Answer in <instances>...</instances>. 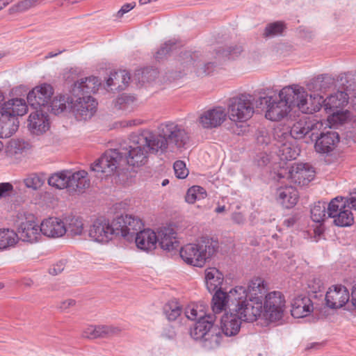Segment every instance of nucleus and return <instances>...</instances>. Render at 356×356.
<instances>
[{"label":"nucleus","instance_id":"f257e3e1","mask_svg":"<svg viewBox=\"0 0 356 356\" xmlns=\"http://www.w3.org/2000/svg\"><path fill=\"white\" fill-rule=\"evenodd\" d=\"M158 134L149 129H143L132 134V145L129 162L132 165H145L148 154L175 152L185 149L190 141L189 132L181 125L165 122L158 127Z\"/></svg>","mask_w":356,"mask_h":356},{"label":"nucleus","instance_id":"f03ea898","mask_svg":"<svg viewBox=\"0 0 356 356\" xmlns=\"http://www.w3.org/2000/svg\"><path fill=\"white\" fill-rule=\"evenodd\" d=\"M318 98L312 103L306 89L299 85L283 88L278 97H260L261 104L264 101L267 104L266 118L271 121H279L284 118L292 107H297L302 113L311 114L320 106Z\"/></svg>","mask_w":356,"mask_h":356},{"label":"nucleus","instance_id":"7ed1b4c3","mask_svg":"<svg viewBox=\"0 0 356 356\" xmlns=\"http://www.w3.org/2000/svg\"><path fill=\"white\" fill-rule=\"evenodd\" d=\"M244 289L245 297L242 298V308L245 320L256 321L261 315L263 300L267 293V286L264 280L259 277H253L247 287L236 286Z\"/></svg>","mask_w":356,"mask_h":356},{"label":"nucleus","instance_id":"20e7f679","mask_svg":"<svg viewBox=\"0 0 356 356\" xmlns=\"http://www.w3.org/2000/svg\"><path fill=\"white\" fill-rule=\"evenodd\" d=\"M132 145V134L129 138V143L120 147V149H109L106 151L96 162L91 165V170L105 176L112 175L117 168L128 165L133 168L140 167L143 165H132L129 162V153Z\"/></svg>","mask_w":356,"mask_h":356},{"label":"nucleus","instance_id":"39448f33","mask_svg":"<svg viewBox=\"0 0 356 356\" xmlns=\"http://www.w3.org/2000/svg\"><path fill=\"white\" fill-rule=\"evenodd\" d=\"M218 249L216 242L209 238H204L197 243H188L183 246L180 257L188 264L202 267L211 258Z\"/></svg>","mask_w":356,"mask_h":356},{"label":"nucleus","instance_id":"423d86ee","mask_svg":"<svg viewBox=\"0 0 356 356\" xmlns=\"http://www.w3.org/2000/svg\"><path fill=\"white\" fill-rule=\"evenodd\" d=\"M309 98L312 99V103L314 102V100L320 99V106L318 109L314 111V113L318 111L323 106L326 113L330 115L328 117L329 121L343 123L349 117L348 111H343V107L347 105L350 98L349 95L346 92L337 91L326 99L319 94H309Z\"/></svg>","mask_w":356,"mask_h":356},{"label":"nucleus","instance_id":"0eeeda50","mask_svg":"<svg viewBox=\"0 0 356 356\" xmlns=\"http://www.w3.org/2000/svg\"><path fill=\"white\" fill-rule=\"evenodd\" d=\"M214 318L209 321L196 322L191 330V336L207 350L218 348L225 336L218 326L213 325Z\"/></svg>","mask_w":356,"mask_h":356},{"label":"nucleus","instance_id":"6e6552de","mask_svg":"<svg viewBox=\"0 0 356 356\" xmlns=\"http://www.w3.org/2000/svg\"><path fill=\"white\" fill-rule=\"evenodd\" d=\"M244 291L241 287H234L228 293L224 292L221 289H218L212 298L213 312L219 314L229 308L231 312H237L244 319L241 300L245 297Z\"/></svg>","mask_w":356,"mask_h":356},{"label":"nucleus","instance_id":"1a4fd4ad","mask_svg":"<svg viewBox=\"0 0 356 356\" xmlns=\"http://www.w3.org/2000/svg\"><path fill=\"white\" fill-rule=\"evenodd\" d=\"M254 95L243 93L229 99L228 115L232 121L243 122L250 119L254 113Z\"/></svg>","mask_w":356,"mask_h":356},{"label":"nucleus","instance_id":"9d476101","mask_svg":"<svg viewBox=\"0 0 356 356\" xmlns=\"http://www.w3.org/2000/svg\"><path fill=\"white\" fill-rule=\"evenodd\" d=\"M15 223L17 228L19 239L29 243L38 241L42 234L41 225H38L33 214L21 210L16 215Z\"/></svg>","mask_w":356,"mask_h":356},{"label":"nucleus","instance_id":"9b49d317","mask_svg":"<svg viewBox=\"0 0 356 356\" xmlns=\"http://www.w3.org/2000/svg\"><path fill=\"white\" fill-rule=\"evenodd\" d=\"M273 138L277 149V154L281 161L293 160L299 155L300 149L293 144V139L290 138L287 129H275Z\"/></svg>","mask_w":356,"mask_h":356},{"label":"nucleus","instance_id":"f8f14e48","mask_svg":"<svg viewBox=\"0 0 356 356\" xmlns=\"http://www.w3.org/2000/svg\"><path fill=\"white\" fill-rule=\"evenodd\" d=\"M262 310L261 314L268 321L275 322L281 320L285 310V300L282 293H268L263 302Z\"/></svg>","mask_w":356,"mask_h":356},{"label":"nucleus","instance_id":"ddd939ff","mask_svg":"<svg viewBox=\"0 0 356 356\" xmlns=\"http://www.w3.org/2000/svg\"><path fill=\"white\" fill-rule=\"evenodd\" d=\"M314 168L307 163H296L277 173L279 179L286 178L299 186L308 184L314 177Z\"/></svg>","mask_w":356,"mask_h":356},{"label":"nucleus","instance_id":"4468645a","mask_svg":"<svg viewBox=\"0 0 356 356\" xmlns=\"http://www.w3.org/2000/svg\"><path fill=\"white\" fill-rule=\"evenodd\" d=\"M117 235H120L128 241H133L143 225L140 219L132 216H121L113 220Z\"/></svg>","mask_w":356,"mask_h":356},{"label":"nucleus","instance_id":"2eb2a0df","mask_svg":"<svg viewBox=\"0 0 356 356\" xmlns=\"http://www.w3.org/2000/svg\"><path fill=\"white\" fill-rule=\"evenodd\" d=\"M71 101V110L77 120L90 119L97 111V103L90 95L74 96Z\"/></svg>","mask_w":356,"mask_h":356},{"label":"nucleus","instance_id":"dca6fc26","mask_svg":"<svg viewBox=\"0 0 356 356\" xmlns=\"http://www.w3.org/2000/svg\"><path fill=\"white\" fill-rule=\"evenodd\" d=\"M113 220L110 222L108 220L99 218L93 222L89 229V236L92 240L98 243H107L117 235Z\"/></svg>","mask_w":356,"mask_h":356},{"label":"nucleus","instance_id":"f3484780","mask_svg":"<svg viewBox=\"0 0 356 356\" xmlns=\"http://www.w3.org/2000/svg\"><path fill=\"white\" fill-rule=\"evenodd\" d=\"M323 127L322 121L310 120L307 117L303 116L293 124L289 134L290 138L300 139L311 133V137L313 138L315 134H317L316 131H321Z\"/></svg>","mask_w":356,"mask_h":356},{"label":"nucleus","instance_id":"a211bd4d","mask_svg":"<svg viewBox=\"0 0 356 356\" xmlns=\"http://www.w3.org/2000/svg\"><path fill=\"white\" fill-rule=\"evenodd\" d=\"M317 131V134H315V145L314 148L316 152L321 154H329L332 152L337 147L339 142V136L337 132L329 130L326 132ZM314 140V138H312Z\"/></svg>","mask_w":356,"mask_h":356},{"label":"nucleus","instance_id":"6ab92c4d","mask_svg":"<svg viewBox=\"0 0 356 356\" xmlns=\"http://www.w3.org/2000/svg\"><path fill=\"white\" fill-rule=\"evenodd\" d=\"M325 301L330 308H341L350 301L349 291L344 286H332L326 293Z\"/></svg>","mask_w":356,"mask_h":356},{"label":"nucleus","instance_id":"aec40b11","mask_svg":"<svg viewBox=\"0 0 356 356\" xmlns=\"http://www.w3.org/2000/svg\"><path fill=\"white\" fill-rule=\"evenodd\" d=\"M226 116L225 108L218 106L201 113L198 122L204 129H213L219 127L225 120Z\"/></svg>","mask_w":356,"mask_h":356},{"label":"nucleus","instance_id":"412c9836","mask_svg":"<svg viewBox=\"0 0 356 356\" xmlns=\"http://www.w3.org/2000/svg\"><path fill=\"white\" fill-rule=\"evenodd\" d=\"M52 95V87L49 84H43L34 88L29 92L27 102L37 109L49 104Z\"/></svg>","mask_w":356,"mask_h":356},{"label":"nucleus","instance_id":"4be33fe9","mask_svg":"<svg viewBox=\"0 0 356 356\" xmlns=\"http://www.w3.org/2000/svg\"><path fill=\"white\" fill-rule=\"evenodd\" d=\"M241 321L253 322L254 321L243 319L237 312L225 313L221 318L219 328L225 337L235 336L240 331Z\"/></svg>","mask_w":356,"mask_h":356},{"label":"nucleus","instance_id":"5701e85b","mask_svg":"<svg viewBox=\"0 0 356 356\" xmlns=\"http://www.w3.org/2000/svg\"><path fill=\"white\" fill-rule=\"evenodd\" d=\"M27 127L31 134L40 135L49 128V116L41 110L31 113L27 121Z\"/></svg>","mask_w":356,"mask_h":356},{"label":"nucleus","instance_id":"b1692460","mask_svg":"<svg viewBox=\"0 0 356 356\" xmlns=\"http://www.w3.org/2000/svg\"><path fill=\"white\" fill-rule=\"evenodd\" d=\"M41 229L42 234L50 238H59L66 234L63 220L56 217L44 219Z\"/></svg>","mask_w":356,"mask_h":356},{"label":"nucleus","instance_id":"393cba45","mask_svg":"<svg viewBox=\"0 0 356 356\" xmlns=\"http://www.w3.org/2000/svg\"><path fill=\"white\" fill-rule=\"evenodd\" d=\"M101 85L99 79L96 76L82 78L76 81L72 89L74 96L90 95L95 93Z\"/></svg>","mask_w":356,"mask_h":356},{"label":"nucleus","instance_id":"a878e982","mask_svg":"<svg viewBox=\"0 0 356 356\" xmlns=\"http://www.w3.org/2000/svg\"><path fill=\"white\" fill-rule=\"evenodd\" d=\"M156 243L168 252L178 249L179 242L177 238V233L172 227H163L156 234Z\"/></svg>","mask_w":356,"mask_h":356},{"label":"nucleus","instance_id":"bb28decb","mask_svg":"<svg viewBox=\"0 0 356 356\" xmlns=\"http://www.w3.org/2000/svg\"><path fill=\"white\" fill-rule=\"evenodd\" d=\"M90 181L88 177V172L80 170L75 172L69 171L68 191L70 193H82L89 188Z\"/></svg>","mask_w":356,"mask_h":356},{"label":"nucleus","instance_id":"cd10ccee","mask_svg":"<svg viewBox=\"0 0 356 356\" xmlns=\"http://www.w3.org/2000/svg\"><path fill=\"white\" fill-rule=\"evenodd\" d=\"M297 190L291 186L279 187L276 191L277 202L286 209L293 207L298 200Z\"/></svg>","mask_w":356,"mask_h":356},{"label":"nucleus","instance_id":"c85d7f7f","mask_svg":"<svg viewBox=\"0 0 356 356\" xmlns=\"http://www.w3.org/2000/svg\"><path fill=\"white\" fill-rule=\"evenodd\" d=\"M120 329L111 325H88L82 332L83 338L95 339L99 337H107L118 334Z\"/></svg>","mask_w":356,"mask_h":356},{"label":"nucleus","instance_id":"c756f323","mask_svg":"<svg viewBox=\"0 0 356 356\" xmlns=\"http://www.w3.org/2000/svg\"><path fill=\"white\" fill-rule=\"evenodd\" d=\"M156 233L151 229H140L134 237L137 248L141 250L149 252L156 248Z\"/></svg>","mask_w":356,"mask_h":356},{"label":"nucleus","instance_id":"7c9ffc66","mask_svg":"<svg viewBox=\"0 0 356 356\" xmlns=\"http://www.w3.org/2000/svg\"><path fill=\"white\" fill-rule=\"evenodd\" d=\"M28 111V106L25 99L14 98L4 102L1 108V112L6 114L10 118H18L24 115Z\"/></svg>","mask_w":356,"mask_h":356},{"label":"nucleus","instance_id":"2f4dec72","mask_svg":"<svg viewBox=\"0 0 356 356\" xmlns=\"http://www.w3.org/2000/svg\"><path fill=\"white\" fill-rule=\"evenodd\" d=\"M313 304L307 296H298L291 302V315L294 318H303L313 311Z\"/></svg>","mask_w":356,"mask_h":356},{"label":"nucleus","instance_id":"473e14b6","mask_svg":"<svg viewBox=\"0 0 356 356\" xmlns=\"http://www.w3.org/2000/svg\"><path fill=\"white\" fill-rule=\"evenodd\" d=\"M336 81L331 75L321 74L310 80L307 86L311 92H325L335 85Z\"/></svg>","mask_w":356,"mask_h":356},{"label":"nucleus","instance_id":"72a5a7b5","mask_svg":"<svg viewBox=\"0 0 356 356\" xmlns=\"http://www.w3.org/2000/svg\"><path fill=\"white\" fill-rule=\"evenodd\" d=\"M131 80L130 74L127 70H120L112 73L106 81V86L111 90H124Z\"/></svg>","mask_w":356,"mask_h":356},{"label":"nucleus","instance_id":"f704fd0d","mask_svg":"<svg viewBox=\"0 0 356 356\" xmlns=\"http://www.w3.org/2000/svg\"><path fill=\"white\" fill-rule=\"evenodd\" d=\"M0 115V138H9L13 136L19 128L18 118L9 117L1 112Z\"/></svg>","mask_w":356,"mask_h":356},{"label":"nucleus","instance_id":"c9c22d12","mask_svg":"<svg viewBox=\"0 0 356 356\" xmlns=\"http://www.w3.org/2000/svg\"><path fill=\"white\" fill-rule=\"evenodd\" d=\"M205 280L207 288L211 293L221 289L224 276L216 268H209L205 270Z\"/></svg>","mask_w":356,"mask_h":356},{"label":"nucleus","instance_id":"e433bc0d","mask_svg":"<svg viewBox=\"0 0 356 356\" xmlns=\"http://www.w3.org/2000/svg\"><path fill=\"white\" fill-rule=\"evenodd\" d=\"M33 146L29 142L22 139H13L10 141L7 152L10 156H19L31 152Z\"/></svg>","mask_w":356,"mask_h":356},{"label":"nucleus","instance_id":"4c0bfd02","mask_svg":"<svg viewBox=\"0 0 356 356\" xmlns=\"http://www.w3.org/2000/svg\"><path fill=\"white\" fill-rule=\"evenodd\" d=\"M65 223L66 234L71 236H80L84 230L82 219L79 216H68L63 220Z\"/></svg>","mask_w":356,"mask_h":356},{"label":"nucleus","instance_id":"58836bf2","mask_svg":"<svg viewBox=\"0 0 356 356\" xmlns=\"http://www.w3.org/2000/svg\"><path fill=\"white\" fill-rule=\"evenodd\" d=\"M242 51V47L239 45L220 47L216 51L215 58L218 63L234 59L237 58Z\"/></svg>","mask_w":356,"mask_h":356},{"label":"nucleus","instance_id":"ea45409f","mask_svg":"<svg viewBox=\"0 0 356 356\" xmlns=\"http://www.w3.org/2000/svg\"><path fill=\"white\" fill-rule=\"evenodd\" d=\"M185 315L188 319L196 322L209 321L213 318V316L206 314L202 305H188L185 309Z\"/></svg>","mask_w":356,"mask_h":356},{"label":"nucleus","instance_id":"a19ab883","mask_svg":"<svg viewBox=\"0 0 356 356\" xmlns=\"http://www.w3.org/2000/svg\"><path fill=\"white\" fill-rule=\"evenodd\" d=\"M19 241L18 234L13 229H0V250L14 247Z\"/></svg>","mask_w":356,"mask_h":356},{"label":"nucleus","instance_id":"79ce46f5","mask_svg":"<svg viewBox=\"0 0 356 356\" xmlns=\"http://www.w3.org/2000/svg\"><path fill=\"white\" fill-rule=\"evenodd\" d=\"M337 81L346 90V92L353 91L356 88V72L341 73L337 76Z\"/></svg>","mask_w":356,"mask_h":356},{"label":"nucleus","instance_id":"37998d69","mask_svg":"<svg viewBox=\"0 0 356 356\" xmlns=\"http://www.w3.org/2000/svg\"><path fill=\"white\" fill-rule=\"evenodd\" d=\"M348 207L345 198L343 197H337L332 199L327 205V217L336 218L341 211Z\"/></svg>","mask_w":356,"mask_h":356},{"label":"nucleus","instance_id":"c03bdc74","mask_svg":"<svg viewBox=\"0 0 356 356\" xmlns=\"http://www.w3.org/2000/svg\"><path fill=\"white\" fill-rule=\"evenodd\" d=\"M69 171H63L52 175L48 179V184L58 189L68 190Z\"/></svg>","mask_w":356,"mask_h":356},{"label":"nucleus","instance_id":"a18cd8bd","mask_svg":"<svg viewBox=\"0 0 356 356\" xmlns=\"http://www.w3.org/2000/svg\"><path fill=\"white\" fill-rule=\"evenodd\" d=\"M136 98L133 95L123 94L118 97L115 102V107L127 112L133 111Z\"/></svg>","mask_w":356,"mask_h":356},{"label":"nucleus","instance_id":"49530a36","mask_svg":"<svg viewBox=\"0 0 356 356\" xmlns=\"http://www.w3.org/2000/svg\"><path fill=\"white\" fill-rule=\"evenodd\" d=\"M327 216V207L324 202H318L311 209V218L316 222H323Z\"/></svg>","mask_w":356,"mask_h":356},{"label":"nucleus","instance_id":"de8ad7c7","mask_svg":"<svg viewBox=\"0 0 356 356\" xmlns=\"http://www.w3.org/2000/svg\"><path fill=\"white\" fill-rule=\"evenodd\" d=\"M23 183L26 188L37 191L44 184V179L37 173H31L23 179Z\"/></svg>","mask_w":356,"mask_h":356},{"label":"nucleus","instance_id":"09e8293b","mask_svg":"<svg viewBox=\"0 0 356 356\" xmlns=\"http://www.w3.org/2000/svg\"><path fill=\"white\" fill-rule=\"evenodd\" d=\"M177 40L176 39H170L166 41L156 52L154 57L158 61L163 60L170 52L177 48Z\"/></svg>","mask_w":356,"mask_h":356},{"label":"nucleus","instance_id":"8fccbe9b","mask_svg":"<svg viewBox=\"0 0 356 356\" xmlns=\"http://www.w3.org/2000/svg\"><path fill=\"white\" fill-rule=\"evenodd\" d=\"M350 208L346 207L344 210L337 213V217L334 219V223L339 227H348L353 222V216Z\"/></svg>","mask_w":356,"mask_h":356},{"label":"nucleus","instance_id":"3c124183","mask_svg":"<svg viewBox=\"0 0 356 356\" xmlns=\"http://www.w3.org/2000/svg\"><path fill=\"white\" fill-rule=\"evenodd\" d=\"M182 309L178 302L171 301L165 305L163 312L169 321H175L181 314Z\"/></svg>","mask_w":356,"mask_h":356},{"label":"nucleus","instance_id":"603ef678","mask_svg":"<svg viewBox=\"0 0 356 356\" xmlns=\"http://www.w3.org/2000/svg\"><path fill=\"white\" fill-rule=\"evenodd\" d=\"M205 195L206 191L204 188L199 186H193L188 190L185 200L188 203L193 204L197 200L204 198Z\"/></svg>","mask_w":356,"mask_h":356},{"label":"nucleus","instance_id":"864d4df0","mask_svg":"<svg viewBox=\"0 0 356 356\" xmlns=\"http://www.w3.org/2000/svg\"><path fill=\"white\" fill-rule=\"evenodd\" d=\"M190 61L193 62V65L197 68L196 72L199 76L210 74L216 67V62L202 63L198 61L195 63L192 58H190Z\"/></svg>","mask_w":356,"mask_h":356},{"label":"nucleus","instance_id":"5fc2aeb1","mask_svg":"<svg viewBox=\"0 0 356 356\" xmlns=\"http://www.w3.org/2000/svg\"><path fill=\"white\" fill-rule=\"evenodd\" d=\"M39 4L38 0H23L10 7L9 12L10 14L25 12Z\"/></svg>","mask_w":356,"mask_h":356},{"label":"nucleus","instance_id":"6e6d98bb","mask_svg":"<svg viewBox=\"0 0 356 356\" xmlns=\"http://www.w3.org/2000/svg\"><path fill=\"white\" fill-rule=\"evenodd\" d=\"M285 29L284 24L281 22H276L268 24L265 29L264 35L266 37H275L281 35Z\"/></svg>","mask_w":356,"mask_h":356},{"label":"nucleus","instance_id":"4d7b16f0","mask_svg":"<svg viewBox=\"0 0 356 356\" xmlns=\"http://www.w3.org/2000/svg\"><path fill=\"white\" fill-rule=\"evenodd\" d=\"M66 100L65 96H60L59 97H55L51 102L50 101V107L51 111L55 115H58L66 108L65 104Z\"/></svg>","mask_w":356,"mask_h":356},{"label":"nucleus","instance_id":"13d9d810","mask_svg":"<svg viewBox=\"0 0 356 356\" xmlns=\"http://www.w3.org/2000/svg\"><path fill=\"white\" fill-rule=\"evenodd\" d=\"M175 176L179 179H184L188 175L186 164L182 161H177L173 165Z\"/></svg>","mask_w":356,"mask_h":356},{"label":"nucleus","instance_id":"bf43d9fd","mask_svg":"<svg viewBox=\"0 0 356 356\" xmlns=\"http://www.w3.org/2000/svg\"><path fill=\"white\" fill-rule=\"evenodd\" d=\"M256 140L258 144L268 145L271 140L270 134L266 128H260L257 131Z\"/></svg>","mask_w":356,"mask_h":356},{"label":"nucleus","instance_id":"052dcab7","mask_svg":"<svg viewBox=\"0 0 356 356\" xmlns=\"http://www.w3.org/2000/svg\"><path fill=\"white\" fill-rule=\"evenodd\" d=\"M13 192V186L10 183H0V199L10 195Z\"/></svg>","mask_w":356,"mask_h":356},{"label":"nucleus","instance_id":"680f3d73","mask_svg":"<svg viewBox=\"0 0 356 356\" xmlns=\"http://www.w3.org/2000/svg\"><path fill=\"white\" fill-rule=\"evenodd\" d=\"M65 266V261L61 260L49 268V273L52 275H56L64 270Z\"/></svg>","mask_w":356,"mask_h":356},{"label":"nucleus","instance_id":"e2e57ef3","mask_svg":"<svg viewBox=\"0 0 356 356\" xmlns=\"http://www.w3.org/2000/svg\"><path fill=\"white\" fill-rule=\"evenodd\" d=\"M345 201L348 208L356 210V191L350 193Z\"/></svg>","mask_w":356,"mask_h":356},{"label":"nucleus","instance_id":"0e129e2a","mask_svg":"<svg viewBox=\"0 0 356 356\" xmlns=\"http://www.w3.org/2000/svg\"><path fill=\"white\" fill-rule=\"evenodd\" d=\"M135 6H136V3L135 2L125 3L124 5H123L122 6V8L118 12L117 17H122L125 13H127L129 11L131 10Z\"/></svg>","mask_w":356,"mask_h":356},{"label":"nucleus","instance_id":"69168bd1","mask_svg":"<svg viewBox=\"0 0 356 356\" xmlns=\"http://www.w3.org/2000/svg\"><path fill=\"white\" fill-rule=\"evenodd\" d=\"M232 221L237 225H243L245 222V218L241 212H234L232 214Z\"/></svg>","mask_w":356,"mask_h":356},{"label":"nucleus","instance_id":"338daca9","mask_svg":"<svg viewBox=\"0 0 356 356\" xmlns=\"http://www.w3.org/2000/svg\"><path fill=\"white\" fill-rule=\"evenodd\" d=\"M75 301L72 299H68L60 302L58 308L63 311L67 309L68 308L74 306Z\"/></svg>","mask_w":356,"mask_h":356},{"label":"nucleus","instance_id":"774afa93","mask_svg":"<svg viewBox=\"0 0 356 356\" xmlns=\"http://www.w3.org/2000/svg\"><path fill=\"white\" fill-rule=\"evenodd\" d=\"M142 122H143L142 120H140L139 119L131 120H127V121L123 122L122 126L123 127L137 126V125L142 124Z\"/></svg>","mask_w":356,"mask_h":356}]
</instances>
